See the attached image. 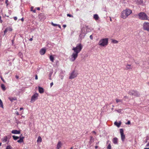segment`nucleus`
Segmentation results:
<instances>
[{
	"label": "nucleus",
	"instance_id": "obj_14",
	"mask_svg": "<svg viewBox=\"0 0 149 149\" xmlns=\"http://www.w3.org/2000/svg\"><path fill=\"white\" fill-rule=\"evenodd\" d=\"M38 91L40 93H43L44 92V90L43 88L38 87Z\"/></svg>",
	"mask_w": 149,
	"mask_h": 149
},
{
	"label": "nucleus",
	"instance_id": "obj_3",
	"mask_svg": "<svg viewBox=\"0 0 149 149\" xmlns=\"http://www.w3.org/2000/svg\"><path fill=\"white\" fill-rule=\"evenodd\" d=\"M132 13V11L131 10L127 9L122 11L121 13V17L123 19H125Z\"/></svg>",
	"mask_w": 149,
	"mask_h": 149
},
{
	"label": "nucleus",
	"instance_id": "obj_37",
	"mask_svg": "<svg viewBox=\"0 0 149 149\" xmlns=\"http://www.w3.org/2000/svg\"><path fill=\"white\" fill-rule=\"evenodd\" d=\"M8 31V30H7V29L6 28V29H5V31H4V34L6 33Z\"/></svg>",
	"mask_w": 149,
	"mask_h": 149
},
{
	"label": "nucleus",
	"instance_id": "obj_48",
	"mask_svg": "<svg viewBox=\"0 0 149 149\" xmlns=\"http://www.w3.org/2000/svg\"><path fill=\"white\" fill-rule=\"evenodd\" d=\"M36 8V9L37 10H40V8L39 7Z\"/></svg>",
	"mask_w": 149,
	"mask_h": 149
},
{
	"label": "nucleus",
	"instance_id": "obj_44",
	"mask_svg": "<svg viewBox=\"0 0 149 149\" xmlns=\"http://www.w3.org/2000/svg\"><path fill=\"white\" fill-rule=\"evenodd\" d=\"M33 7H31V11H32L33 10Z\"/></svg>",
	"mask_w": 149,
	"mask_h": 149
},
{
	"label": "nucleus",
	"instance_id": "obj_25",
	"mask_svg": "<svg viewBox=\"0 0 149 149\" xmlns=\"http://www.w3.org/2000/svg\"><path fill=\"white\" fill-rule=\"evenodd\" d=\"M116 100L117 103H118L119 102H122L123 100H122L118 99H116Z\"/></svg>",
	"mask_w": 149,
	"mask_h": 149
},
{
	"label": "nucleus",
	"instance_id": "obj_43",
	"mask_svg": "<svg viewBox=\"0 0 149 149\" xmlns=\"http://www.w3.org/2000/svg\"><path fill=\"white\" fill-rule=\"evenodd\" d=\"M44 15V14L43 13H41L39 15V16L40 17L41 16H43Z\"/></svg>",
	"mask_w": 149,
	"mask_h": 149
},
{
	"label": "nucleus",
	"instance_id": "obj_21",
	"mask_svg": "<svg viewBox=\"0 0 149 149\" xmlns=\"http://www.w3.org/2000/svg\"><path fill=\"white\" fill-rule=\"evenodd\" d=\"M24 138V137L21 138L19 140L17 141V142L19 143H21L23 142V139Z\"/></svg>",
	"mask_w": 149,
	"mask_h": 149
},
{
	"label": "nucleus",
	"instance_id": "obj_24",
	"mask_svg": "<svg viewBox=\"0 0 149 149\" xmlns=\"http://www.w3.org/2000/svg\"><path fill=\"white\" fill-rule=\"evenodd\" d=\"M42 141V139L41 137L40 136H39L38 137V139L37 140V142H41Z\"/></svg>",
	"mask_w": 149,
	"mask_h": 149
},
{
	"label": "nucleus",
	"instance_id": "obj_34",
	"mask_svg": "<svg viewBox=\"0 0 149 149\" xmlns=\"http://www.w3.org/2000/svg\"><path fill=\"white\" fill-rule=\"evenodd\" d=\"M67 16L70 17H73V16L72 15L69 14H67Z\"/></svg>",
	"mask_w": 149,
	"mask_h": 149
},
{
	"label": "nucleus",
	"instance_id": "obj_60",
	"mask_svg": "<svg viewBox=\"0 0 149 149\" xmlns=\"http://www.w3.org/2000/svg\"><path fill=\"white\" fill-rule=\"evenodd\" d=\"M93 132L95 134H96V132H95V131H93Z\"/></svg>",
	"mask_w": 149,
	"mask_h": 149
},
{
	"label": "nucleus",
	"instance_id": "obj_52",
	"mask_svg": "<svg viewBox=\"0 0 149 149\" xmlns=\"http://www.w3.org/2000/svg\"><path fill=\"white\" fill-rule=\"evenodd\" d=\"M66 25L65 24H64V25H63V27L64 28H65L66 27Z\"/></svg>",
	"mask_w": 149,
	"mask_h": 149
},
{
	"label": "nucleus",
	"instance_id": "obj_50",
	"mask_svg": "<svg viewBox=\"0 0 149 149\" xmlns=\"http://www.w3.org/2000/svg\"><path fill=\"white\" fill-rule=\"evenodd\" d=\"M58 26L59 27V28H60V29L61 28V26L60 25L58 24Z\"/></svg>",
	"mask_w": 149,
	"mask_h": 149
},
{
	"label": "nucleus",
	"instance_id": "obj_49",
	"mask_svg": "<svg viewBox=\"0 0 149 149\" xmlns=\"http://www.w3.org/2000/svg\"><path fill=\"white\" fill-rule=\"evenodd\" d=\"M32 11H33V13H35L36 12V9L33 10Z\"/></svg>",
	"mask_w": 149,
	"mask_h": 149
},
{
	"label": "nucleus",
	"instance_id": "obj_7",
	"mask_svg": "<svg viewBox=\"0 0 149 149\" xmlns=\"http://www.w3.org/2000/svg\"><path fill=\"white\" fill-rule=\"evenodd\" d=\"M143 29L144 30L149 32V23L144 22L143 24Z\"/></svg>",
	"mask_w": 149,
	"mask_h": 149
},
{
	"label": "nucleus",
	"instance_id": "obj_46",
	"mask_svg": "<svg viewBox=\"0 0 149 149\" xmlns=\"http://www.w3.org/2000/svg\"><path fill=\"white\" fill-rule=\"evenodd\" d=\"M2 20H1V17L0 16V23H2Z\"/></svg>",
	"mask_w": 149,
	"mask_h": 149
},
{
	"label": "nucleus",
	"instance_id": "obj_26",
	"mask_svg": "<svg viewBox=\"0 0 149 149\" xmlns=\"http://www.w3.org/2000/svg\"><path fill=\"white\" fill-rule=\"evenodd\" d=\"M0 107L3 108V105L2 102L1 100L0 99Z\"/></svg>",
	"mask_w": 149,
	"mask_h": 149
},
{
	"label": "nucleus",
	"instance_id": "obj_8",
	"mask_svg": "<svg viewBox=\"0 0 149 149\" xmlns=\"http://www.w3.org/2000/svg\"><path fill=\"white\" fill-rule=\"evenodd\" d=\"M38 93H36L34 94L31 97V102H34L36 99H38Z\"/></svg>",
	"mask_w": 149,
	"mask_h": 149
},
{
	"label": "nucleus",
	"instance_id": "obj_51",
	"mask_svg": "<svg viewBox=\"0 0 149 149\" xmlns=\"http://www.w3.org/2000/svg\"><path fill=\"white\" fill-rule=\"evenodd\" d=\"M16 114L17 115H19V113L18 112H17V111L16 112Z\"/></svg>",
	"mask_w": 149,
	"mask_h": 149
},
{
	"label": "nucleus",
	"instance_id": "obj_31",
	"mask_svg": "<svg viewBox=\"0 0 149 149\" xmlns=\"http://www.w3.org/2000/svg\"><path fill=\"white\" fill-rule=\"evenodd\" d=\"M111 146L110 144H109L107 147V149H111Z\"/></svg>",
	"mask_w": 149,
	"mask_h": 149
},
{
	"label": "nucleus",
	"instance_id": "obj_54",
	"mask_svg": "<svg viewBox=\"0 0 149 149\" xmlns=\"http://www.w3.org/2000/svg\"><path fill=\"white\" fill-rule=\"evenodd\" d=\"M21 21H24V18H21Z\"/></svg>",
	"mask_w": 149,
	"mask_h": 149
},
{
	"label": "nucleus",
	"instance_id": "obj_36",
	"mask_svg": "<svg viewBox=\"0 0 149 149\" xmlns=\"http://www.w3.org/2000/svg\"><path fill=\"white\" fill-rule=\"evenodd\" d=\"M0 78L1 79V80L4 82H5V81L4 80V79H3V78H2V77L1 76H0Z\"/></svg>",
	"mask_w": 149,
	"mask_h": 149
},
{
	"label": "nucleus",
	"instance_id": "obj_59",
	"mask_svg": "<svg viewBox=\"0 0 149 149\" xmlns=\"http://www.w3.org/2000/svg\"><path fill=\"white\" fill-rule=\"evenodd\" d=\"M144 149H149V148H145Z\"/></svg>",
	"mask_w": 149,
	"mask_h": 149
},
{
	"label": "nucleus",
	"instance_id": "obj_16",
	"mask_svg": "<svg viewBox=\"0 0 149 149\" xmlns=\"http://www.w3.org/2000/svg\"><path fill=\"white\" fill-rule=\"evenodd\" d=\"M118 140V139L117 138H114L113 140V143L115 144H117Z\"/></svg>",
	"mask_w": 149,
	"mask_h": 149
},
{
	"label": "nucleus",
	"instance_id": "obj_42",
	"mask_svg": "<svg viewBox=\"0 0 149 149\" xmlns=\"http://www.w3.org/2000/svg\"><path fill=\"white\" fill-rule=\"evenodd\" d=\"M90 38L91 39H93V36L92 35L90 36Z\"/></svg>",
	"mask_w": 149,
	"mask_h": 149
},
{
	"label": "nucleus",
	"instance_id": "obj_57",
	"mask_svg": "<svg viewBox=\"0 0 149 149\" xmlns=\"http://www.w3.org/2000/svg\"><path fill=\"white\" fill-rule=\"evenodd\" d=\"M98 146H95V148H98Z\"/></svg>",
	"mask_w": 149,
	"mask_h": 149
},
{
	"label": "nucleus",
	"instance_id": "obj_20",
	"mask_svg": "<svg viewBox=\"0 0 149 149\" xmlns=\"http://www.w3.org/2000/svg\"><path fill=\"white\" fill-rule=\"evenodd\" d=\"M114 123L115 125H116L118 127H119L121 124V123H118L117 122H115Z\"/></svg>",
	"mask_w": 149,
	"mask_h": 149
},
{
	"label": "nucleus",
	"instance_id": "obj_38",
	"mask_svg": "<svg viewBox=\"0 0 149 149\" xmlns=\"http://www.w3.org/2000/svg\"><path fill=\"white\" fill-rule=\"evenodd\" d=\"M130 123H130V121H128L126 123V124H128V125H130Z\"/></svg>",
	"mask_w": 149,
	"mask_h": 149
},
{
	"label": "nucleus",
	"instance_id": "obj_56",
	"mask_svg": "<svg viewBox=\"0 0 149 149\" xmlns=\"http://www.w3.org/2000/svg\"><path fill=\"white\" fill-rule=\"evenodd\" d=\"M25 118V116H22V117H21V119H22V118Z\"/></svg>",
	"mask_w": 149,
	"mask_h": 149
},
{
	"label": "nucleus",
	"instance_id": "obj_53",
	"mask_svg": "<svg viewBox=\"0 0 149 149\" xmlns=\"http://www.w3.org/2000/svg\"><path fill=\"white\" fill-rule=\"evenodd\" d=\"M15 77L17 79H18L19 78V76L17 75H16L15 76Z\"/></svg>",
	"mask_w": 149,
	"mask_h": 149
},
{
	"label": "nucleus",
	"instance_id": "obj_58",
	"mask_svg": "<svg viewBox=\"0 0 149 149\" xmlns=\"http://www.w3.org/2000/svg\"><path fill=\"white\" fill-rule=\"evenodd\" d=\"M124 97L125 98H127V96H125Z\"/></svg>",
	"mask_w": 149,
	"mask_h": 149
},
{
	"label": "nucleus",
	"instance_id": "obj_28",
	"mask_svg": "<svg viewBox=\"0 0 149 149\" xmlns=\"http://www.w3.org/2000/svg\"><path fill=\"white\" fill-rule=\"evenodd\" d=\"M118 42V41L115 40H112V42L113 43H117Z\"/></svg>",
	"mask_w": 149,
	"mask_h": 149
},
{
	"label": "nucleus",
	"instance_id": "obj_2",
	"mask_svg": "<svg viewBox=\"0 0 149 149\" xmlns=\"http://www.w3.org/2000/svg\"><path fill=\"white\" fill-rule=\"evenodd\" d=\"M88 26L86 25H85L81 29V32L79 35V37L81 39L83 38L85 35L89 31Z\"/></svg>",
	"mask_w": 149,
	"mask_h": 149
},
{
	"label": "nucleus",
	"instance_id": "obj_5",
	"mask_svg": "<svg viewBox=\"0 0 149 149\" xmlns=\"http://www.w3.org/2000/svg\"><path fill=\"white\" fill-rule=\"evenodd\" d=\"M138 15L139 19L141 20H148L149 19L148 18V16L144 12H140L138 14Z\"/></svg>",
	"mask_w": 149,
	"mask_h": 149
},
{
	"label": "nucleus",
	"instance_id": "obj_9",
	"mask_svg": "<svg viewBox=\"0 0 149 149\" xmlns=\"http://www.w3.org/2000/svg\"><path fill=\"white\" fill-rule=\"evenodd\" d=\"M77 75V74L74 71H73L70 74V76L69 77V79H72L76 77Z\"/></svg>",
	"mask_w": 149,
	"mask_h": 149
},
{
	"label": "nucleus",
	"instance_id": "obj_30",
	"mask_svg": "<svg viewBox=\"0 0 149 149\" xmlns=\"http://www.w3.org/2000/svg\"><path fill=\"white\" fill-rule=\"evenodd\" d=\"M6 149H12V147L10 146H8L6 147Z\"/></svg>",
	"mask_w": 149,
	"mask_h": 149
},
{
	"label": "nucleus",
	"instance_id": "obj_15",
	"mask_svg": "<svg viewBox=\"0 0 149 149\" xmlns=\"http://www.w3.org/2000/svg\"><path fill=\"white\" fill-rule=\"evenodd\" d=\"M11 133L14 134H19L20 133V131L16 130H13Z\"/></svg>",
	"mask_w": 149,
	"mask_h": 149
},
{
	"label": "nucleus",
	"instance_id": "obj_40",
	"mask_svg": "<svg viewBox=\"0 0 149 149\" xmlns=\"http://www.w3.org/2000/svg\"><path fill=\"white\" fill-rule=\"evenodd\" d=\"M8 0H6L5 3L7 4V5H8Z\"/></svg>",
	"mask_w": 149,
	"mask_h": 149
},
{
	"label": "nucleus",
	"instance_id": "obj_33",
	"mask_svg": "<svg viewBox=\"0 0 149 149\" xmlns=\"http://www.w3.org/2000/svg\"><path fill=\"white\" fill-rule=\"evenodd\" d=\"M18 54L21 58L22 57L23 55L22 53L19 52Z\"/></svg>",
	"mask_w": 149,
	"mask_h": 149
},
{
	"label": "nucleus",
	"instance_id": "obj_47",
	"mask_svg": "<svg viewBox=\"0 0 149 149\" xmlns=\"http://www.w3.org/2000/svg\"><path fill=\"white\" fill-rule=\"evenodd\" d=\"M32 40H33V38H30L29 39V40L30 41H32Z\"/></svg>",
	"mask_w": 149,
	"mask_h": 149
},
{
	"label": "nucleus",
	"instance_id": "obj_45",
	"mask_svg": "<svg viewBox=\"0 0 149 149\" xmlns=\"http://www.w3.org/2000/svg\"><path fill=\"white\" fill-rule=\"evenodd\" d=\"M50 85L51 87H52L53 86V82H52L51 83Z\"/></svg>",
	"mask_w": 149,
	"mask_h": 149
},
{
	"label": "nucleus",
	"instance_id": "obj_29",
	"mask_svg": "<svg viewBox=\"0 0 149 149\" xmlns=\"http://www.w3.org/2000/svg\"><path fill=\"white\" fill-rule=\"evenodd\" d=\"M6 29L8 31H12V29L11 27H8Z\"/></svg>",
	"mask_w": 149,
	"mask_h": 149
},
{
	"label": "nucleus",
	"instance_id": "obj_39",
	"mask_svg": "<svg viewBox=\"0 0 149 149\" xmlns=\"http://www.w3.org/2000/svg\"><path fill=\"white\" fill-rule=\"evenodd\" d=\"M35 79L37 80L38 79V76L37 74L35 75Z\"/></svg>",
	"mask_w": 149,
	"mask_h": 149
},
{
	"label": "nucleus",
	"instance_id": "obj_10",
	"mask_svg": "<svg viewBox=\"0 0 149 149\" xmlns=\"http://www.w3.org/2000/svg\"><path fill=\"white\" fill-rule=\"evenodd\" d=\"M120 133L121 134V139L123 141H124L125 136L124 134L123 130L122 129H120Z\"/></svg>",
	"mask_w": 149,
	"mask_h": 149
},
{
	"label": "nucleus",
	"instance_id": "obj_19",
	"mask_svg": "<svg viewBox=\"0 0 149 149\" xmlns=\"http://www.w3.org/2000/svg\"><path fill=\"white\" fill-rule=\"evenodd\" d=\"M8 99L11 102H13L14 100H17L16 98L15 97H8Z\"/></svg>",
	"mask_w": 149,
	"mask_h": 149
},
{
	"label": "nucleus",
	"instance_id": "obj_35",
	"mask_svg": "<svg viewBox=\"0 0 149 149\" xmlns=\"http://www.w3.org/2000/svg\"><path fill=\"white\" fill-rule=\"evenodd\" d=\"M116 111H117V112H118V113H120L122 111V110L120 109H119L118 110H116Z\"/></svg>",
	"mask_w": 149,
	"mask_h": 149
},
{
	"label": "nucleus",
	"instance_id": "obj_11",
	"mask_svg": "<svg viewBox=\"0 0 149 149\" xmlns=\"http://www.w3.org/2000/svg\"><path fill=\"white\" fill-rule=\"evenodd\" d=\"M1 141L3 142H7L8 143L9 142V140L8 139V138L6 136H4L1 139Z\"/></svg>",
	"mask_w": 149,
	"mask_h": 149
},
{
	"label": "nucleus",
	"instance_id": "obj_32",
	"mask_svg": "<svg viewBox=\"0 0 149 149\" xmlns=\"http://www.w3.org/2000/svg\"><path fill=\"white\" fill-rule=\"evenodd\" d=\"M51 24L52 25H53L54 26H58V25L57 24H54L53 22H52Z\"/></svg>",
	"mask_w": 149,
	"mask_h": 149
},
{
	"label": "nucleus",
	"instance_id": "obj_61",
	"mask_svg": "<svg viewBox=\"0 0 149 149\" xmlns=\"http://www.w3.org/2000/svg\"><path fill=\"white\" fill-rule=\"evenodd\" d=\"M113 107H112V108L111 109L112 110H113Z\"/></svg>",
	"mask_w": 149,
	"mask_h": 149
},
{
	"label": "nucleus",
	"instance_id": "obj_17",
	"mask_svg": "<svg viewBox=\"0 0 149 149\" xmlns=\"http://www.w3.org/2000/svg\"><path fill=\"white\" fill-rule=\"evenodd\" d=\"M61 141H59L57 145V149H59V148L61 147Z\"/></svg>",
	"mask_w": 149,
	"mask_h": 149
},
{
	"label": "nucleus",
	"instance_id": "obj_41",
	"mask_svg": "<svg viewBox=\"0 0 149 149\" xmlns=\"http://www.w3.org/2000/svg\"><path fill=\"white\" fill-rule=\"evenodd\" d=\"M14 19L15 20H16L17 19V17H14Z\"/></svg>",
	"mask_w": 149,
	"mask_h": 149
},
{
	"label": "nucleus",
	"instance_id": "obj_27",
	"mask_svg": "<svg viewBox=\"0 0 149 149\" xmlns=\"http://www.w3.org/2000/svg\"><path fill=\"white\" fill-rule=\"evenodd\" d=\"M13 139L14 140H16L17 139H18L19 138V137L16 136H13Z\"/></svg>",
	"mask_w": 149,
	"mask_h": 149
},
{
	"label": "nucleus",
	"instance_id": "obj_62",
	"mask_svg": "<svg viewBox=\"0 0 149 149\" xmlns=\"http://www.w3.org/2000/svg\"><path fill=\"white\" fill-rule=\"evenodd\" d=\"M110 20L111 21V18L110 17Z\"/></svg>",
	"mask_w": 149,
	"mask_h": 149
},
{
	"label": "nucleus",
	"instance_id": "obj_12",
	"mask_svg": "<svg viewBox=\"0 0 149 149\" xmlns=\"http://www.w3.org/2000/svg\"><path fill=\"white\" fill-rule=\"evenodd\" d=\"M133 67L131 65H130L127 64L126 65V68H125V70H130L132 69Z\"/></svg>",
	"mask_w": 149,
	"mask_h": 149
},
{
	"label": "nucleus",
	"instance_id": "obj_64",
	"mask_svg": "<svg viewBox=\"0 0 149 149\" xmlns=\"http://www.w3.org/2000/svg\"><path fill=\"white\" fill-rule=\"evenodd\" d=\"M73 148L72 147H71V148H70V149H72Z\"/></svg>",
	"mask_w": 149,
	"mask_h": 149
},
{
	"label": "nucleus",
	"instance_id": "obj_22",
	"mask_svg": "<svg viewBox=\"0 0 149 149\" xmlns=\"http://www.w3.org/2000/svg\"><path fill=\"white\" fill-rule=\"evenodd\" d=\"M1 88L2 89L3 91H5L6 90V88L5 86V85H4V84H1Z\"/></svg>",
	"mask_w": 149,
	"mask_h": 149
},
{
	"label": "nucleus",
	"instance_id": "obj_63",
	"mask_svg": "<svg viewBox=\"0 0 149 149\" xmlns=\"http://www.w3.org/2000/svg\"><path fill=\"white\" fill-rule=\"evenodd\" d=\"M112 107H113H113H114V105H112Z\"/></svg>",
	"mask_w": 149,
	"mask_h": 149
},
{
	"label": "nucleus",
	"instance_id": "obj_6",
	"mask_svg": "<svg viewBox=\"0 0 149 149\" xmlns=\"http://www.w3.org/2000/svg\"><path fill=\"white\" fill-rule=\"evenodd\" d=\"M128 94L134 97H138L140 96L139 93L136 90H130L129 91Z\"/></svg>",
	"mask_w": 149,
	"mask_h": 149
},
{
	"label": "nucleus",
	"instance_id": "obj_55",
	"mask_svg": "<svg viewBox=\"0 0 149 149\" xmlns=\"http://www.w3.org/2000/svg\"><path fill=\"white\" fill-rule=\"evenodd\" d=\"M23 108H22V107H21L20 108V110H22L23 109Z\"/></svg>",
	"mask_w": 149,
	"mask_h": 149
},
{
	"label": "nucleus",
	"instance_id": "obj_4",
	"mask_svg": "<svg viewBox=\"0 0 149 149\" xmlns=\"http://www.w3.org/2000/svg\"><path fill=\"white\" fill-rule=\"evenodd\" d=\"M108 43V38H105L100 39L98 45L101 47H105Z\"/></svg>",
	"mask_w": 149,
	"mask_h": 149
},
{
	"label": "nucleus",
	"instance_id": "obj_23",
	"mask_svg": "<svg viewBox=\"0 0 149 149\" xmlns=\"http://www.w3.org/2000/svg\"><path fill=\"white\" fill-rule=\"evenodd\" d=\"M49 59L52 62H53L54 61V57L53 56H52L51 55L49 56Z\"/></svg>",
	"mask_w": 149,
	"mask_h": 149
},
{
	"label": "nucleus",
	"instance_id": "obj_1",
	"mask_svg": "<svg viewBox=\"0 0 149 149\" xmlns=\"http://www.w3.org/2000/svg\"><path fill=\"white\" fill-rule=\"evenodd\" d=\"M83 46L80 43L77 44L75 47H73L72 50L74 52L70 56L69 59L71 61H74L78 56V54L80 52Z\"/></svg>",
	"mask_w": 149,
	"mask_h": 149
},
{
	"label": "nucleus",
	"instance_id": "obj_18",
	"mask_svg": "<svg viewBox=\"0 0 149 149\" xmlns=\"http://www.w3.org/2000/svg\"><path fill=\"white\" fill-rule=\"evenodd\" d=\"M93 18L95 20H97L99 19V17L97 14H94L93 15Z\"/></svg>",
	"mask_w": 149,
	"mask_h": 149
},
{
	"label": "nucleus",
	"instance_id": "obj_13",
	"mask_svg": "<svg viewBox=\"0 0 149 149\" xmlns=\"http://www.w3.org/2000/svg\"><path fill=\"white\" fill-rule=\"evenodd\" d=\"M46 51V49L42 48L40 50V53L41 55H43L45 54Z\"/></svg>",
	"mask_w": 149,
	"mask_h": 149
}]
</instances>
